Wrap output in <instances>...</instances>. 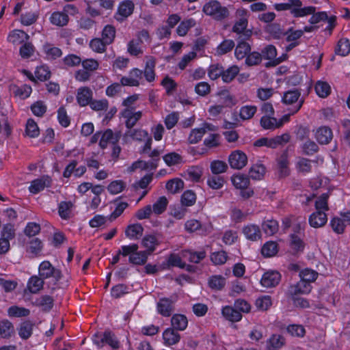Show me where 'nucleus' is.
Returning a JSON list of instances; mask_svg holds the SVG:
<instances>
[{"label":"nucleus","instance_id":"44","mask_svg":"<svg viewBox=\"0 0 350 350\" xmlns=\"http://www.w3.org/2000/svg\"><path fill=\"white\" fill-rule=\"evenodd\" d=\"M226 284V279L221 275L212 276L208 281L209 286L214 290H221Z\"/></svg>","mask_w":350,"mask_h":350},{"label":"nucleus","instance_id":"48","mask_svg":"<svg viewBox=\"0 0 350 350\" xmlns=\"http://www.w3.org/2000/svg\"><path fill=\"white\" fill-rule=\"evenodd\" d=\"M101 342H103V344L109 345L113 349H118L119 347V342L117 338L111 332H105L101 337Z\"/></svg>","mask_w":350,"mask_h":350},{"label":"nucleus","instance_id":"54","mask_svg":"<svg viewBox=\"0 0 350 350\" xmlns=\"http://www.w3.org/2000/svg\"><path fill=\"white\" fill-rule=\"evenodd\" d=\"M225 180L222 176L215 175L209 176L207 179L208 185L213 189H219L224 185Z\"/></svg>","mask_w":350,"mask_h":350},{"label":"nucleus","instance_id":"22","mask_svg":"<svg viewBox=\"0 0 350 350\" xmlns=\"http://www.w3.org/2000/svg\"><path fill=\"white\" fill-rule=\"evenodd\" d=\"M144 228L139 224L128 226L125 230L127 237L131 239H138L143 234Z\"/></svg>","mask_w":350,"mask_h":350},{"label":"nucleus","instance_id":"28","mask_svg":"<svg viewBox=\"0 0 350 350\" xmlns=\"http://www.w3.org/2000/svg\"><path fill=\"white\" fill-rule=\"evenodd\" d=\"M262 57L264 59H269V60H273V65H277L280 64L282 61L279 59H275L277 55V51L275 47L273 45H267L266 47H265L262 51Z\"/></svg>","mask_w":350,"mask_h":350},{"label":"nucleus","instance_id":"16","mask_svg":"<svg viewBox=\"0 0 350 350\" xmlns=\"http://www.w3.org/2000/svg\"><path fill=\"white\" fill-rule=\"evenodd\" d=\"M317 142L321 144H327L332 139V130L327 126L319 128L315 134Z\"/></svg>","mask_w":350,"mask_h":350},{"label":"nucleus","instance_id":"51","mask_svg":"<svg viewBox=\"0 0 350 350\" xmlns=\"http://www.w3.org/2000/svg\"><path fill=\"white\" fill-rule=\"evenodd\" d=\"M219 100L221 105L226 107H231L236 104L233 96L228 91L224 90L219 93Z\"/></svg>","mask_w":350,"mask_h":350},{"label":"nucleus","instance_id":"24","mask_svg":"<svg viewBox=\"0 0 350 350\" xmlns=\"http://www.w3.org/2000/svg\"><path fill=\"white\" fill-rule=\"evenodd\" d=\"M44 280L40 276H31L27 283V288L31 293H38L43 287Z\"/></svg>","mask_w":350,"mask_h":350},{"label":"nucleus","instance_id":"64","mask_svg":"<svg viewBox=\"0 0 350 350\" xmlns=\"http://www.w3.org/2000/svg\"><path fill=\"white\" fill-rule=\"evenodd\" d=\"M211 260L215 265H223L227 261L228 255L224 251L213 252L211 255Z\"/></svg>","mask_w":350,"mask_h":350},{"label":"nucleus","instance_id":"21","mask_svg":"<svg viewBox=\"0 0 350 350\" xmlns=\"http://www.w3.org/2000/svg\"><path fill=\"white\" fill-rule=\"evenodd\" d=\"M14 334L13 324L8 319L0 321V336L3 338H9Z\"/></svg>","mask_w":350,"mask_h":350},{"label":"nucleus","instance_id":"12","mask_svg":"<svg viewBox=\"0 0 350 350\" xmlns=\"http://www.w3.org/2000/svg\"><path fill=\"white\" fill-rule=\"evenodd\" d=\"M134 4L132 1H127L121 3L118 8L116 18L118 21H122L129 16L133 12Z\"/></svg>","mask_w":350,"mask_h":350},{"label":"nucleus","instance_id":"17","mask_svg":"<svg viewBox=\"0 0 350 350\" xmlns=\"http://www.w3.org/2000/svg\"><path fill=\"white\" fill-rule=\"evenodd\" d=\"M221 313L226 319L232 322H238L242 319L241 313L232 306L224 307Z\"/></svg>","mask_w":350,"mask_h":350},{"label":"nucleus","instance_id":"13","mask_svg":"<svg viewBox=\"0 0 350 350\" xmlns=\"http://www.w3.org/2000/svg\"><path fill=\"white\" fill-rule=\"evenodd\" d=\"M247 26V20L245 18H241L237 21L232 27V31L237 33H243L240 36L239 39L243 37V39H247L252 36L251 30H246Z\"/></svg>","mask_w":350,"mask_h":350},{"label":"nucleus","instance_id":"62","mask_svg":"<svg viewBox=\"0 0 350 350\" xmlns=\"http://www.w3.org/2000/svg\"><path fill=\"white\" fill-rule=\"evenodd\" d=\"M161 85L166 90L168 95H171L176 90L177 84L171 77L166 76L161 81Z\"/></svg>","mask_w":350,"mask_h":350},{"label":"nucleus","instance_id":"61","mask_svg":"<svg viewBox=\"0 0 350 350\" xmlns=\"http://www.w3.org/2000/svg\"><path fill=\"white\" fill-rule=\"evenodd\" d=\"M19 53L22 58H29L34 53V46L31 42H28L26 41L21 46Z\"/></svg>","mask_w":350,"mask_h":350},{"label":"nucleus","instance_id":"15","mask_svg":"<svg viewBox=\"0 0 350 350\" xmlns=\"http://www.w3.org/2000/svg\"><path fill=\"white\" fill-rule=\"evenodd\" d=\"M163 338L165 345H174L180 340V335L178 331L171 327L166 329L163 333Z\"/></svg>","mask_w":350,"mask_h":350},{"label":"nucleus","instance_id":"1","mask_svg":"<svg viewBox=\"0 0 350 350\" xmlns=\"http://www.w3.org/2000/svg\"><path fill=\"white\" fill-rule=\"evenodd\" d=\"M203 12L217 21H222L229 16V11L225 6H222L217 0H210L206 2L202 9Z\"/></svg>","mask_w":350,"mask_h":350},{"label":"nucleus","instance_id":"26","mask_svg":"<svg viewBox=\"0 0 350 350\" xmlns=\"http://www.w3.org/2000/svg\"><path fill=\"white\" fill-rule=\"evenodd\" d=\"M148 255L149 254L147 251L138 252L137 250L129 256V261L133 265H142L146 262Z\"/></svg>","mask_w":350,"mask_h":350},{"label":"nucleus","instance_id":"47","mask_svg":"<svg viewBox=\"0 0 350 350\" xmlns=\"http://www.w3.org/2000/svg\"><path fill=\"white\" fill-rule=\"evenodd\" d=\"M257 111V108L254 105H245L240 109L239 116L243 120L251 119Z\"/></svg>","mask_w":350,"mask_h":350},{"label":"nucleus","instance_id":"46","mask_svg":"<svg viewBox=\"0 0 350 350\" xmlns=\"http://www.w3.org/2000/svg\"><path fill=\"white\" fill-rule=\"evenodd\" d=\"M272 305L271 298L266 295L258 297L255 301V306L258 310L261 311L267 310Z\"/></svg>","mask_w":350,"mask_h":350},{"label":"nucleus","instance_id":"10","mask_svg":"<svg viewBox=\"0 0 350 350\" xmlns=\"http://www.w3.org/2000/svg\"><path fill=\"white\" fill-rule=\"evenodd\" d=\"M308 221L311 227L318 228L325 225L327 217L323 211H315L309 216Z\"/></svg>","mask_w":350,"mask_h":350},{"label":"nucleus","instance_id":"50","mask_svg":"<svg viewBox=\"0 0 350 350\" xmlns=\"http://www.w3.org/2000/svg\"><path fill=\"white\" fill-rule=\"evenodd\" d=\"M329 195L327 193L321 194L315 202L316 211H327L329 210L327 200Z\"/></svg>","mask_w":350,"mask_h":350},{"label":"nucleus","instance_id":"57","mask_svg":"<svg viewBox=\"0 0 350 350\" xmlns=\"http://www.w3.org/2000/svg\"><path fill=\"white\" fill-rule=\"evenodd\" d=\"M196 200V196L191 190L185 191L181 196V202L183 205L191 206L193 205Z\"/></svg>","mask_w":350,"mask_h":350},{"label":"nucleus","instance_id":"3","mask_svg":"<svg viewBox=\"0 0 350 350\" xmlns=\"http://www.w3.org/2000/svg\"><path fill=\"white\" fill-rule=\"evenodd\" d=\"M177 300V296L174 295L170 298H161L157 303V310L163 317H170L173 312L174 304Z\"/></svg>","mask_w":350,"mask_h":350},{"label":"nucleus","instance_id":"39","mask_svg":"<svg viewBox=\"0 0 350 350\" xmlns=\"http://www.w3.org/2000/svg\"><path fill=\"white\" fill-rule=\"evenodd\" d=\"M116 36V28L111 25H106L102 31V39L105 43L110 44L113 42Z\"/></svg>","mask_w":350,"mask_h":350},{"label":"nucleus","instance_id":"20","mask_svg":"<svg viewBox=\"0 0 350 350\" xmlns=\"http://www.w3.org/2000/svg\"><path fill=\"white\" fill-rule=\"evenodd\" d=\"M171 324L176 330L183 331L187 327L188 321L185 315L176 314L172 317Z\"/></svg>","mask_w":350,"mask_h":350},{"label":"nucleus","instance_id":"37","mask_svg":"<svg viewBox=\"0 0 350 350\" xmlns=\"http://www.w3.org/2000/svg\"><path fill=\"white\" fill-rule=\"evenodd\" d=\"M239 68L236 65L229 67L226 70H223L222 80L225 83L231 82L239 72Z\"/></svg>","mask_w":350,"mask_h":350},{"label":"nucleus","instance_id":"53","mask_svg":"<svg viewBox=\"0 0 350 350\" xmlns=\"http://www.w3.org/2000/svg\"><path fill=\"white\" fill-rule=\"evenodd\" d=\"M73 204L71 202H62L59 204L58 212L60 217L63 219H68L70 217L71 208Z\"/></svg>","mask_w":350,"mask_h":350},{"label":"nucleus","instance_id":"7","mask_svg":"<svg viewBox=\"0 0 350 350\" xmlns=\"http://www.w3.org/2000/svg\"><path fill=\"white\" fill-rule=\"evenodd\" d=\"M121 114L126 119L125 125L129 130L131 129L142 116V111L134 112L133 108H126Z\"/></svg>","mask_w":350,"mask_h":350},{"label":"nucleus","instance_id":"27","mask_svg":"<svg viewBox=\"0 0 350 350\" xmlns=\"http://www.w3.org/2000/svg\"><path fill=\"white\" fill-rule=\"evenodd\" d=\"M155 59L152 57H148L146 63V67L144 73L146 79L149 82H152L154 80L155 73L154 69L155 67Z\"/></svg>","mask_w":350,"mask_h":350},{"label":"nucleus","instance_id":"18","mask_svg":"<svg viewBox=\"0 0 350 350\" xmlns=\"http://www.w3.org/2000/svg\"><path fill=\"white\" fill-rule=\"evenodd\" d=\"M240 40L241 41L237 44L234 51V55L239 60L246 58L251 51L250 44L245 42L243 38Z\"/></svg>","mask_w":350,"mask_h":350},{"label":"nucleus","instance_id":"63","mask_svg":"<svg viewBox=\"0 0 350 350\" xmlns=\"http://www.w3.org/2000/svg\"><path fill=\"white\" fill-rule=\"evenodd\" d=\"M126 187L124 181L118 180L112 181L107 187V189L111 194H118L120 193Z\"/></svg>","mask_w":350,"mask_h":350},{"label":"nucleus","instance_id":"40","mask_svg":"<svg viewBox=\"0 0 350 350\" xmlns=\"http://www.w3.org/2000/svg\"><path fill=\"white\" fill-rule=\"evenodd\" d=\"M234 47V42L232 40H224L216 49V54L219 56L223 55L231 51Z\"/></svg>","mask_w":350,"mask_h":350},{"label":"nucleus","instance_id":"2","mask_svg":"<svg viewBox=\"0 0 350 350\" xmlns=\"http://www.w3.org/2000/svg\"><path fill=\"white\" fill-rule=\"evenodd\" d=\"M39 275L44 280L53 278L55 282H58L62 277L60 270L52 266L49 261H43L39 266Z\"/></svg>","mask_w":350,"mask_h":350},{"label":"nucleus","instance_id":"41","mask_svg":"<svg viewBox=\"0 0 350 350\" xmlns=\"http://www.w3.org/2000/svg\"><path fill=\"white\" fill-rule=\"evenodd\" d=\"M33 326V324L29 321L22 323L18 330L20 337L25 340L29 338L32 334Z\"/></svg>","mask_w":350,"mask_h":350},{"label":"nucleus","instance_id":"58","mask_svg":"<svg viewBox=\"0 0 350 350\" xmlns=\"http://www.w3.org/2000/svg\"><path fill=\"white\" fill-rule=\"evenodd\" d=\"M262 59L261 53L256 51L250 52L245 59V64L248 66H256L260 64Z\"/></svg>","mask_w":350,"mask_h":350},{"label":"nucleus","instance_id":"52","mask_svg":"<svg viewBox=\"0 0 350 350\" xmlns=\"http://www.w3.org/2000/svg\"><path fill=\"white\" fill-rule=\"evenodd\" d=\"M196 21L191 18L182 21L176 29L177 33L180 36H184L187 34L188 30L195 26Z\"/></svg>","mask_w":350,"mask_h":350},{"label":"nucleus","instance_id":"8","mask_svg":"<svg viewBox=\"0 0 350 350\" xmlns=\"http://www.w3.org/2000/svg\"><path fill=\"white\" fill-rule=\"evenodd\" d=\"M281 280V275L275 271L265 273L260 280V284L267 288H271L277 286Z\"/></svg>","mask_w":350,"mask_h":350},{"label":"nucleus","instance_id":"60","mask_svg":"<svg viewBox=\"0 0 350 350\" xmlns=\"http://www.w3.org/2000/svg\"><path fill=\"white\" fill-rule=\"evenodd\" d=\"M330 226L333 231L337 234H342L345 231V224L344 220L341 218H332L330 221Z\"/></svg>","mask_w":350,"mask_h":350},{"label":"nucleus","instance_id":"38","mask_svg":"<svg viewBox=\"0 0 350 350\" xmlns=\"http://www.w3.org/2000/svg\"><path fill=\"white\" fill-rule=\"evenodd\" d=\"M265 174V167L262 164L252 166L249 171L250 177L254 180L261 179Z\"/></svg>","mask_w":350,"mask_h":350},{"label":"nucleus","instance_id":"59","mask_svg":"<svg viewBox=\"0 0 350 350\" xmlns=\"http://www.w3.org/2000/svg\"><path fill=\"white\" fill-rule=\"evenodd\" d=\"M299 276L301 280L308 282L310 284L311 282L317 279L318 273L310 269H305L300 272Z\"/></svg>","mask_w":350,"mask_h":350},{"label":"nucleus","instance_id":"9","mask_svg":"<svg viewBox=\"0 0 350 350\" xmlns=\"http://www.w3.org/2000/svg\"><path fill=\"white\" fill-rule=\"evenodd\" d=\"M121 132L118 131L115 133L112 130L107 129L102 135L99 145L101 148L104 149L107 147L108 143L116 144L121 137Z\"/></svg>","mask_w":350,"mask_h":350},{"label":"nucleus","instance_id":"33","mask_svg":"<svg viewBox=\"0 0 350 350\" xmlns=\"http://www.w3.org/2000/svg\"><path fill=\"white\" fill-rule=\"evenodd\" d=\"M262 230L267 235L271 236L278 230V223L274 219H268L262 224Z\"/></svg>","mask_w":350,"mask_h":350},{"label":"nucleus","instance_id":"6","mask_svg":"<svg viewBox=\"0 0 350 350\" xmlns=\"http://www.w3.org/2000/svg\"><path fill=\"white\" fill-rule=\"evenodd\" d=\"M288 3L291 5V8L294 7L291 9V12L295 17L304 16L315 12V8L313 6L301 8L302 3L300 0H289Z\"/></svg>","mask_w":350,"mask_h":350},{"label":"nucleus","instance_id":"23","mask_svg":"<svg viewBox=\"0 0 350 350\" xmlns=\"http://www.w3.org/2000/svg\"><path fill=\"white\" fill-rule=\"evenodd\" d=\"M29 38V35L24 31L18 29L13 31L8 36L9 41L14 44H19L25 42L27 41Z\"/></svg>","mask_w":350,"mask_h":350},{"label":"nucleus","instance_id":"31","mask_svg":"<svg viewBox=\"0 0 350 350\" xmlns=\"http://www.w3.org/2000/svg\"><path fill=\"white\" fill-rule=\"evenodd\" d=\"M184 187V182L180 178H173L168 180L165 188L171 193H176Z\"/></svg>","mask_w":350,"mask_h":350},{"label":"nucleus","instance_id":"49","mask_svg":"<svg viewBox=\"0 0 350 350\" xmlns=\"http://www.w3.org/2000/svg\"><path fill=\"white\" fill-rule=\"evenodd\" d=\"M167 204L168 201L166 197L161 196L153 204L152 210L155 214L160 215L165 211Z\"/></svg>","mask_w":350,"mask_h":350},{"label":"nucleus","instance_id":"19","mask_svg":"<svg viewBox=\"0 0 350 350\" xmlns=\"http://www.w3.org/2000/svg\"><path fill=\"white\" fill-rule=\"evenodd\" d=\"M92 92L88 88L84 87L78 90L77 99L81 106L88 105L92 99Z\"/></svg>","mask_w":350,"mask_h":350},{"label":"nucleus","instance_id":"4","mask_svg":"<svg viewBox=\"0 0 350 350\" xmlns=\"http://www.w3.org/2000/svg\"><path fill=\"white\" fill-rule=\"evenodd\" d=\"M228 163L232 168L241 170L246 165L247 157L241 150H234L229 155Z\"/></svg>","mask_w":350,"mask_h":350},{"label":"nucleus","instance_id":"45","mask_svg":"<svg viewBox=\"0 0 350 350\" xmlns=\"http://www.w3.org/2000/svg\"><path fill=\"white\" fill-rule=\"evenodd\" d=\"M278 252V245L275 242L269 241L264 244L262 247L261 253L264 256L271 257Z\"/></svg>","mask_w":350,"mask_h":350},{"label":"nucleus","instance_id":"5","mask_svg":"<svg viewBox=\"0 0 350 350\" xmlns=\"http://www.w3.org/2000/svg\"><path fill=\"white\" fill-rule=\"evenodd\" d=\"M311 291V285L306 282L300 280L299 282L289 286L286 295L288 297H294L301 294H308Z\"/></svg>","mask_w":350,"mask_h":350},{"label":"nucleus","instance_id":"25","mask_svg":"<svg viewBox=\"0 0 350 350\" xmlns=\"http://www.w3.org/2000/svg\"><path fill=\"white\" fill-rule=\"evenodd\" d=\"M231 179L233 185L239 189H247L250 185V178L245 174H239L237 175H234Z\"/></svg>","mask_w":350,"mask_h":350},{"label":"nucleus","instance_id":"56","mask_svg":"<svg viewBox=\"0 0 350 350\" xmlns=\"http://www.w3.org/2000/svg\"><path fill=\"white\" fill-rule=\"evenodd\" d=\"M300 94V92L297 90H289L284 93L282 101L287 105L293 104L297 101Z\"/></svg>","mask_w":350,"mask_h":350},{"label":"nucleus","instance_id":"29","mask_svg":"<svg viewBox=\"0 0 350 350\" xmlns=\"http://www.w3.org/2000/svg\"><path fill=\"white\" fill-rule=\"evenodd\" d=\"M35 304L43 311L49 312L53 306V299L49 295H43L36 299Z\"/></svg>","mask_w":350,"mask_h":350},{"label":"nucleus","instance_id":"14","mask_svg":"<svg viewBox=\"0 0 350 350\" xmlns=\"http://www.w3.org/2000/svg\"><path fill=\"white\" fill-rule=\"evenodd\" d=\"M243 233L250 241H256L261 239V231L258 226L249 224L243 228Z\"/></svg>","mask_w":350,"mask_h":350},{"label":"nucleus","instance_id":"30","mask_svg":"<svg viewBox=\"0 0 350 350\" xmlns=\"http://www.w3.org/2000/svg\"><path fill=\"white\" fill-rule=\"evenodd\" d=\"M284 343L285 340L281 335L273 334L268 341L267 349L269 350H278Z\"/></svg>","mask_w":350,"mask_h":350},{"label":"nucleus","instance_id":"32","mask_svg":"<svg viewBox=\"0 0 350 350\" xmlns=\"http://www.w3.org/2000/svg\"><path fill=\"white\" fill-rule=\"evenodd\" d=\"M50 19L53 25L62 27L67 25L69 18L65 12H57L52 14Z\"/></svg>","mask_w":350,"mask_h":350},{"label":"nucleus","instance_id":"55","mask_svg":"<svg viewBox=\"0 0 350 350\" xmlns=\"http://www.w3.org/2000/svg\"><path fill=\"white\" fill-rule=\"evenodd\" d=\"M330 86L326 82L318 81L315 85V91L321 98L327 97L330 94Z\"/></svg>","mask_w":350,"mask_h":350},{"label":"nucleus","instance_id":"43","mask_svg":"<svg viewBox=\"0 0 350 350\" xmlns=\"http://www.w3.org/2000/svg\"><path fill=\"white\" fill-rule=\"evenodd\" d=\"M335 52L337 55L341 56H345L350 52V43L347 39H340L337 44L335 49Z\"/></svg>","mask_w":350,"mask_h":350},{"label":"nucleus","instance_id":"36","mask_svg":"<svg viewBox=\"0 0 350 350\" xmlns=\"http://www.w3.org/2000/svg\"><path fill=\"white\" fill-rule=\"evenodd\" d=\"M288 159L286 152H284L278 159V165L280 177H285L288 175Z\"/></svg>","mask_w":350,"mask_h":350},{"label":"nucleus","instance_id":"42","mask_svg":"<svg viewBox=\"0 0 350 350\" xmlns=\"http://www.w3.org/2000/svg\"><path fill=\"white\" fill-rule=\"evenodd\" d=\"M210 168L213 174L218 175L226 172L228 165L223 161L215 160L211 163Z\"/></svg>","mask_w":350,"mask_h":350},{"label":"nucleus","instance_id":"34","mask_svg":"<svg viewBox=\"0 0 350 350\" xmlns=\"http://www.w3.org/2000/svg\"><path fill=\"white\" fill-rule=\"evenodd\" d=\"M142 243L143 246L147 249L146 251L149 254L153 252L156 245L159 244L157 239L153 235H146L143 238Z\"/></svg>","mask_w":350,"mask_h":350},{"label":"nucleus","instance_id":"35","mask_svg":"<svg viewBox=\"0 0 350 350\" xmlns=\"http://www.w3.org/2000/svg\"><path fill=\"white\" fill-rule=\"evenodd\" d=\"M29 314L30 310L23 307L13 306L8 309V314L11 317H25Z\"/></svg>","mask_w":350,"mask_h":350},{"label":"nucleus","instance_id":"11","mask_svg":"<svg viewBox=\"0 0 350 350\" xmlns=\"http://www.w3.org/2000/svg\"><path fill=\"white\" fill-rule=\"evenodd\" d=\"M51 179L49 176H42L40 178L36 179L31 183L29 190L32 193H37L43 190L45 187L51 185Z\"/></svg>","mask_w":350,"mask_h":350}]
</instances>
